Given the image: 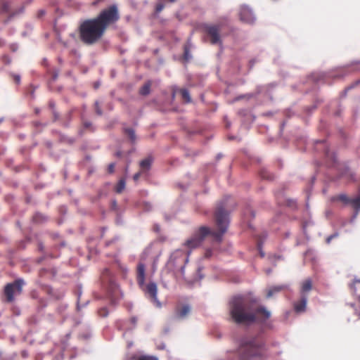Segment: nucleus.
<instances>
[{
    "label": "nucleus",
    "instance_id": "nucleus-1",
    "mask_svg": "<svg viewBox=\"0 0 360 360\" xmlns=\"http://www.w3.org/2000/svg\"><path fill=\"white\" fill-rule=\"evenodd\" d=\"M229 314L233 323L238 326L248 328L259 323L266 328H272L268 322L271 312L264 306L258 304V300L248 295H236L229 302Z\"/></svg>",
    "mask_w": 360,
    "mask_h": 360
},
{
    "label": "nucleus",
    "instance_id": "nucleus-2",
    "mask_svg": "<svg viewBox=\"0 0 360 360\" xmlns=\"http://www.w3.org/2000/svg\"><path fill=\"white\" fill-rule=\"evenodd\" d=\"M226 199L220 201L214 212V221L217 231H212L207 226H201L194 231L192 236L185 242V245L191 249L198 247L208 235H212L216 241L220 243L223 235L226 232L230 223V212L226 210Z\"/></svg>",
    "mask_w": 360,
    "mask_h": 360
},
{
    "label": "nucleus",
    "instance_id": "nucleus-3",
    "mask_svg": "<svg viewBox=\"0 0 360 360\" xmlns=\"http://www.w3.org/2000/svg\"><path fill=\"white\" fill-rule=\"evenodd\" d=\"M266 350L265 342L259 334L244 335L228 360H264Z\"/></svg>",
    "mask_w": 360,
    "mask_h": 360
},
{
    "label": "nucleus",
    "instance_id": "nucleus-4",
    "mask_svg": "<svg viewBox=\"0 0 360 360\" xmlns=\"http://www.w3.org/2000/svg\"><path fill=\"white\" fill-rule=\"evenodd\" d=\"M79 30L80 39L88 45L95 44L103 37L105 31L94 18L84 20Z\"/></svg>",
    "mask_w": 360,
    "mask_h": 360
},
{
    "label": "nucleus",
    "instance_id": "nucleus-5",
    "mask_svg": "<svg viewBox=\"0 0 360 360\" xmlns=\"http://www.w3.org/2000/svg\"><path fill=\"white\" fill-rule=\"evenodd\" d=\"M94 19L105 30L108 26L115 23L120 19L117 5L114 4L103 9Z\"/></svg>",
    "mask_w": 360,
    "mask_h": 360
},
{
    "label": "nucleus",
    "instance_id": "nucleus-6",
    "mask_svg": "<svg viewBox=\"0 0 360 360\" xmlns=\"http://www.w3.org/2000/svg\"><path fill=\"white\" fill-rule=\"evenodd\" d=\"M137 283L139 287L146 293L148 294L154 302H157L158 307H160V302L158 300V286L153 281L149 282L145 285V265L142 263L138 265Z\"/></svg>",
    "mask_w": 360,
    "mask_h": 360
},
{
    "label": "nucleus",
    "instance_id": "nucleus-7",
    "mask_svg": "<svg viewBox=\"0 0 360 360\" xmlns=\"http://www.w3.org/2000/svg\"><path fill=\"white\" fill-rule=\"evenodd\" d=\"M188 262V255L179 250L172 252L167 261L165 269L168 272H174L176 269L182 264Z\"/></svg>",
    "mask_w": 360,
    "mask_h": 360
},
{
    "label": "nucleus",
    "instance_id": "nucleus-8",
    "mask_svg": "<svg viewBox=\"0 0 360 360\" xmlns=\"http://www.w3.org/2000/svg\"><path fill=\"white\" fill-rule=\"evenodd\" d=\"M276 86V82H271L266 85H257L254 92L245 94V99L256 98L259 94H264L270 101H273L272 90Z\"/></svg>",
    "mask_w": 360,
    "mask_h": 360
},
{
    "label": "nucleus",
    "instance_id": "nucleus-9",
    "mask_svg": "<svg viewBox=\"0 0 360 360\" xmlns=\"http://www.w3.org/2000/svg\"><path fill=\"white\" fill-rule=\"evenodd\" d=\"M360 64V60H354L347 63L342 67L336 68L333 72L330 73L329 77L341 79L349 75L352 72L356 71L357 69L353 68L355 65Z\"/></svg>",
    "mask_w": 360,
    "mask_h": 360
},
{
    "label": "nucleus",
    "instance_id": "nucleus-10",
    "mask_svg": "<svg viewBox=\"0 0 360 360\" xmlns=\"http://www.w3.org/2000/svg\"><path fill=\"white\" fill-rule=\"evenodd\" d=\"M239 16L240 20L244 23L253 25L256 21V16L252 9L247 5L241 6Z\"/></svg>",
    "mask_w": 360,
    "mask_h": 360
},
{
    "label": "nucleus",
    "instance_id": "nucleus-11",
    "mask_svg": "<svg viewBox=\"0 0 360 360\" xmlns=\"http://www.w3.org/2000/svg\"><path fill=\"white\" fill-rule=\"evenodd\" d=\"M108 294L110 297V302L112 305H115L117 302L116 296L117 293H120L121 297L123 296L122 292L120 290L119 285L112 280L110 278H109V283L108 287Z\"/></svg>",
    "mask_w": 360,
    "mask_h": 360
},
{
    "label": "nucleus",
    "instance_id": "nucleus-12",
    "mask_svg": "<svg viewBox=\"0 0 360 360\" xmlns=\"http://www.w3.org/2000/svg\"><path fill=\"white\" fill-rule=\"evenodd\" d=\"M285 187L276 191L275 196L278 203L281 202L282 199H285V205L292 210L297 208V200L295 198H285Z\"/></svg>",
    "mask_w": 360,
    "mask_h": 360
},
{
    "label": "nucleus",
    "instance_id": "nucleus-13",
    "mask_svg": "<svg viewBox=\"0 0 360 360\" xmlns=\"http://www.w3.org/2000/svg\"><path fill=\"white\" fill-rule=\"evenodd\" d=\"M206 31L211 37V43L212 44H221L220 35L218 27L215 25L207 26Z\"/></svg>",
    "mask_w": 360,
    "mask_h": 360
},
{
    "label": "nucleus",
    "instance_id": "nucleus-14",
    "mask_svg": "<svg viewBox=\"0 0 360 360\" xmlns=\"http://www.w3.org/2000/svg\"><path fill=\"white\" fill-rule=\"evenodd\" d=\"M191 307L188 304H184L181 308H176L175 311V318L179 320L184 319L186 316L191 313Z\"/></svg>",
    "mask_w": 360,
    "mask_h": 360
},
{
    "label": "nucleus",
    "instance_id": "nucleus-15",
    "mask_svg": "<svg viewBox=\"0 0 360 360\" xmlns=\"http://www.w3.org/2000/svg\"><path fill=\"white\" fill-rule=\"evenodd\" d=\"M316 143H322L325 144V141L319 140L316 141ZM325 149H324V155L326 158V160L328 161V164L332 166L337 163L338 160L336 157V154L333 152H331L326 146L324 145Z\"/></svg>",
    "mask_w": 360,
    "mask_h": 360
},
{
    "label": "nucleus",
    "instance_id": "nucleus-16",
    "mask_svg": "<svg viewBox=\"0 0 360 360\" xmlns=\"http://www.w3.org/2000/svg\"><path fill=\"white\" fill-rule=\"evenodd\" d=\"M308 300V295H301V300L300 302L294 303V310L296 313L300 314L306 310V307Z\"/></svg>",
    "mask_w": 360,
    "mask_h": 360
},
{
    "label": "nucleus",
    "instance_id": "nucleus-17",
    "mask_svg": "<svg viewBox=\"0 0 360 360\" xmlns=\"http://www.w3.org/2000/svg\"><path fill=\"white\" fill-rule=\"evenodd\" d=\"M319 102L320 101L317 100L316 103L312 104L311 105L305 107L304 108V115H299V117H301L306 124H308L309 117L311 115L313 112L317 108V103Z\"/></svg>",
    "mask_w": 360,
    "mask_h": 360
},
{
    "label": "nucleus",
    "instance_id": "nucleus-18",
    "mask_svg": "<svg viewBox=\"0 0 360 360\" xmlns=\"http://www.w3.org/2000/svg\"><path fill=\"white\" fill-rule=\"evenodd\" d=\"M49 219V216L40 212H36L32 218V222L35 224H44L46 223Z\"/></svg>",
    "mask_w": 360,
    "mask_h": 360
},
{
    "label": "nucleus",
    "instance_id": "nucleus-19",
    "mask_svg": "<svg viewBox=\"0 0 360 360\" xmlns=\"http://www.w3.org/2000/svg\"><path fill=\"white\" fill-rule=\"evenodd\" d=\"M267 238V233L264 232L262 235L259 236L257 240V248L262 257L265 256V253L262 250L264 243Z\"/></svg>",
    "mask_w": 360,
    "mask_h": 360
},
{
    "label": "nucleus",
    "instance_id": "nucleus-20",
    "mask_svg": "<svg viewBox=\"0 0 360 360\" xmlns=\"http://www.w3.org/2000/svg\"><path fill=\"white\" fill-rule=\"evenodd\" d=\"M53 134H58L59 136V141L60 143H67L69 145H72L75 143V139L73 137H69L67 135L61 133L58 130H53Z\"/></svg>",
    "mask_w": 360,
    "mask_h": 360
},
{
    "label": "nucleus",
    "instance_id": "nucleus-21",
    "mask_svg": "<svg viewBox=\"0 0 360 360\" xmlns=\"http://www.w3.org/2000/svg\"><path fill=\"white\" fill-rule=\"evenodd\" d=\"M123 132L128 136L130 143L133 146L135 145L136 143V135L135 130L131 127H124Z\"/></svg>",
    "mask_w": 360,
    "mask_h": 360
},
{
    "label": "nucleus",
    "instance_id": "nucleus-22",
    "mask_svg": "<svg viewBox=\"0 0 360 360\" xmlns=\"http://www.w3.org/2000/svg\"><path fill=\"white\" fill-rule=\"evenodd\" d=\"M14 292L15 290L13 288V285L8 283L4 287V294L6 297L7 302H11L14 300Z\"/></svg>",
    "mask_w": 360,
    "mask_h": 360
},
{
    "label": "nucleus",
    "instance_id": "nucleus-23",
    "mask_svg": "<svg viewBox=\"0 0 360 360\" xmlns=\"http://www.w3.org/2000/svg\"><path fill=\"white\" fill-rule=\"evenodd\" d=\"M191 43L190 39H188L186 43L184 45V60L186 62L191 60L193 58V56L191 53Z\"/></svg>",
    "mask_w": 360,
    "mask_h": 360
},
{
    "label": "nucleus",
    "instance_id": "nucleus-24",
    "mask_svg": "<svg viewBox=\"0 0 360 360\" xmlns=\"http://www.w3.org/2000/svg\"><path fill=\"white\" fill-rule=\"evenodd\" d=\"M32 242V238L30 236H25L24 239H22L17 242L16 248L18 251L24 250L27 245Z\"/></svg>",
    "mask_w": 360,
    "mask_h": 360
},
{
    "label": "nucleus",
    "instance_id": "nucleus-25",
    "mask_svg": "<svg viewBox=\"0 0 360 360\" xmlns=\"http://www.w3.org/2000/svg\"><path fill=\"white\" fill-rule=\"evenodd\" d=\"M285 288H287L286 285H274V286L269 288V289L267 291L266 295V298L269 299V298L271 297L274 294L281 292Z\"/></svg>",
    "mask_w": 360,
    "mask_h": 360
},
{
    "label": "nucleus",
    "instance_id": "nucleus-26",
    "mask_svg": "<svg viewBox=\"0 0 360 360\" xmlns=\"http://www.w3.org/2000/svg\"><path fill=\"white\" fill-rule=\"evenodd\" d=\"M312 289V281L311 278H307L305 280L301 287L300 290V295H307V292H309Z\"/></svg>",
    "mask_w": 360,
    "mask_h": 360
},
{
    "label": "nucleus",
    "instance_id": "nucleus-27",
    "mask_svg": "<svg viewBox=\"0 0 360 360\" xmlns=\"http://www.w3.org/2000/svg\"><path fill=\"white\" fill-rule=\"evenodd\" d=\"M13 285V288L15 291L20 294L22 292V286L25 284V281L22 278H17L13 283H10Z\"/></svg>",
    "mask_w": 360,
    "mask_h": 360
},
{
    "label": "nucleus",
    "instance_id": "nucleus-28",
    "mask_svg": "<svg viewBox=\"0 0 360 360\" xmlns=\"http://www.w3.org/2000/svg\"><path fill=\"white\" fill-rule=\"evenodd\" d=\"M153 161V157L151 155H149L140 162V163H139L140 167L143 169L149 170L151 167Z\"/></svg>",
    "mask_w": 360,
    "mask_h": 360
},
{
    "label": "nucleus",
    "instance_id": "nucleus-29",
    "mask_svg": "<svg viewBox=\"0 0 360 360\" xmlns=\"http://www.w3.org/2000/svg\"><path fill=\"white\" fill-rule=\"evenodd\" d=\"M259 174L262 179L269 181H273L275 178L274 174L269 172L266 168H262L260 169Z\"/></svg>",
    "mask_w": 360,
    "mask_h": 360
},
{
    "label": "nucleus",
    "instance_id": "nucleus-30",
    "mask_svg": "<svg viewBox=\"0 0 360 360\" xmlns=\"http://www.w3.org/2000/svg\"><path fill=\"white\" fill-rule=\"evenodd\" d=\"M72 111L73 110L68 111L64 115L63 120L61 121V124L65 128H69L70 127V122H71L72 119Z\"/></svg>",
    "mask_w": 360,
    "mask_h": 360
},
{
    "label": "nucleus",
    "instance_id": "nucleus-31",
    "mask_svg": "<svg viewBox=\"0 0 360 360\" xmlns=\"http://www.w3.org/2000/svg\"><path fill=\"white\" fill-rule=\"evenodd\" d=\"M331 200L332 201H337V200H339V201H341L345 205H348V204H350L351 202V199L349 198L347 195L344 194V193H341L338 195H336V196H333L332 198H331Z\"/></svg>",
    "mask_w": 360,
    "mask_h": 360
},
{
    "label": "nucleus",
    "instance_id": "nucleus-32",
    "mask_svg": "<svg viewBox=\"0 0 360 360\" xmlns=\"http://www.w3.org/2000/svg\"><path fill=\"white\" fill-rule=\"evenodd\" d=\"M151 82H146L140 89L139 94L141 96H148L150 92Z\"/></svg>",
    "mask_w": 360,
    "mask_h": 360
},
{
    "label": "nucleus",
    "instance_id": "nucleus-33",
    "mask_svg": "<svg viewBox=\"0 0 360 360\" xmlns=\"http://www.w3.org/2000/svg\"><path fill=\"white\" fill-rule=\"evenodd\" d=\"M238 115L241 116L243 118L250 116L251 117V121L250 122H254L256 117L255 115H253L248 109H241L238 111Z\"/></svg>",
    "mask_w": 360,
    "mask_h": 360
},
{
    "label": "nucleus",
    "instance_id": "nucleus-34",
    "mask_svg": "<svg viewBox=\"0 0 360 360\" xmlns=\"http://www.w3.org/2000/svg\"><path fill=\"white\" fill-rule=\"evenodd\" d=\"M24 11H25V6H20L18 9H17L16 11L12 12L9 15L8 17L7 18L6 20H5L4 21V23L5 24H7L8 22H10L12 18H13L14 17L17 16L19 14H21V13H24Z\"/></svg>",
    "mask_w": 360,
    "mask_h": 360
},
{
    "label": "nucleus",
    "instance_id": "nucleus-35",
    "mask_svg": "<svg viewBox=\"0 0 360 360\" xmlns=\"http://www.w3.org/2000/svg\"><path fill=\"white\" fill-rule=\"evenodd\" d=\"M325 77V73H313L309 76V79H312L316 83L324 79Z\"/></svg>",
    "mask_w": 360,
    "mask_h": 360
},
{
    "label": "nucleus",
    "instance_id": "nucleus-36",
    "mask_svg": "<svg viewBox=\"0 0 360 360\" xmlns=\"http://www.w3.org/2000/svg\"><path fill=\"white\" fill-rule=\"evenodd\" d=\"M180 92H181V95L182 98L185 101V102L186 103H191L192 101L191 96H190V93H189L188 89H181Z\"/></svg>",
    "mask_w": 360,
    "mask_h": 360
},
{
    "label": "nucleus",
    "instance_id": "nucleus-37",
    "mask_svg": "<svg viewBox=\"0 0 360 360\" xmlns=\"http://www.w3.org/2000/svg\"><path fill=\"white\" fill-rule=\"evenodd\" d=\"M25 30L21 33V36L22 37H26L29 36L30 34V33L32 32V31L33 30V25L32 23L27 22L25 24Z\"/></svg>",
    "mask_w": 360,
    "mask_h": 360
},
{
    "label": "nucleus",
    "instance_id": "nucleus-38",
    "mask_svg": "<svg viewBox=\"0 0 360 360\" xmlns=\"http://www.w3.org/2000/svg\"><path fill=\"white\" fill-rule=\"evenodd\" d=\"M126 186V181L124 179H120L116 186L115 191L117 193H120L124 189Z\"/></svg>",
    "mask_w": 360,
    "mask_h": 360
},
{
    "label": "nucleus",
    "instance_id": "nucleus-39",
    "mask_svg": "<svg viewBox=\"0 0 360 360\" xmlns=\"http://www.w3.org/2000/svg\"><path fill=\"white\" fill-rule=\"evenodd\" d=\"M115 224L117 226H123L124 224L123 216L120 212L116 213Z\"/></svg>",
    "mask_w": 360,
    "mask_h": 360
},
{
    "label": "nucleus",
    "instance_id": "nucleus-40",
    "mask_svg": "<svg viewBox=\"0 0 360 360\" xmlns=\"http://www.w3.org/2000/svg\"><path fill=\"white\" fill-rule=\"evenodd\" d=\"M313 224H314L313 221H310V220H309V221H304V222L303 223V224H302V231H303V233H304V235L305 238H306L307 240H309V236L308 233H307V227L308 226H311V225H313Z\"/></svg>",
    "mask_w": 360,
    "mask_h": 360
},
{
    "label": "nucleus",
    "instance_id": "nucleus-41",
    "mask_svg": "<svg viewBox=\"0 0 360 360\" xmlns=\"http://www.w3.org/2000/svg\"><path fill=\"white\" fill-rule=\"evenodd\" d=\"M351 204H352L355 210H360V195L356 198L351 199Z\"/></svg>",
    "mask_w": 360,
    "mask_h": 360
},
{
    "label": "nucleus",
    "instance_id": "nucleus-42",
    "mask_svg": "<svg viewBox=\"0 0 360 360\" xmlns=\"http://www.w3.org/2000/svg\"><path fill=\"white\" fill-rule=\"evenodd\" d=\"M98 313L99 316L103 318L107 317L109 314L108 309L106 307H103L100 308L98 311Z\"/></svg>",
    "mask_w": 360,
    "mask_h": 360
},
{
    "label": "nucleus",
    "instance_id": "nucleus-43",
    "mask_svg": "<svg viewBox=\"0 0 360 360\" xmlns=\"http://www.w3.org/2000/svg\"><path fill=\"white\" fill-rule=\"evenodd\" d=\"M295 115V112L294 110H292V108H287L284 111V115L287 119L291 118Z\"/></svg>",
    "mask_w": 360,
    "mask_h": 360
},
{
    "label": "nucleus",
    "instance_id": "nucleus-44",
    "mask_svg": "<svg viewBox=\"0 0 360 360\" xmlns=\"http://www.w3.org/2000/svg\"><path fill=\"white\" fill-rule=\"evenodd\" d=\"M110 210L112 211L115 212L116 213L117 212H120L119 207H118V205H117V200L115 199H113V200H111Z\"/></svg>",
    "mask_w": 360,
    "mask_h": 360
},
{
    "label": "nucleus",
    "instance_id": "nucleus-45",
    "mask_svg": "<svg viewBox=\"0 0 360 360\" xmlns=\"http://www.w3.org/2000/svg\"><path fill=\"white\" fill-rule=\"evenodd\" d=\"M143 209L145 212H150L153 209V205L150 202L145 201L143 202Z\"/></svg>",
    "mask_w": 360,
    "mask_h": 360
},
{
    "label": "nucleus",
    "instance_id": "nucleus-46",
    "mask_svg": "<svg viewBox=\"0 0 360 360\" xmlns=\"http://www.w3.org/2000/svg\"><path fill=\"white\" fill-rule=\"evenodd\" d=\"M1 61L6 65H8L11 63V58L9 57L8 55L5 54L3 55L1 58Z\"/></svg>",
    "mask_w": 360,
    "mask_h": 360
},
{
    "label": "nucleus",
    "instance_id": "nucleus-47",
    "mask_svg": "<svg viewBox=\"0 0 360 360\" xmlns=\"http://www.w3.org/2000/svg\"><path fill=\"white\" fill-rule=\"evenodd\" d=\"M137 360H158V357L154 356L142 355L137 357Z\"/></svg>",
    "mask_w": 360,
    "mask_h": 360
},
{
    "label": "nucleus",
    "instance_id": "nucleus-48",
    "mask_svg": "<svg viewBox=\"0 0 360 360\" xmlns=\"http://www.w3.org/2000/svg\"><path fill=\"white\" fill-rule=\"evenodd\" d=\"M11 9V4L9 2H4L1 6V11L4 13H8Z\"/></svg>",
    "mask_w": 360,
    "mask_h": 360
},
{
    "label": "nucleus",
    "instance_id": "nucleus-49",
    "mask_svg": "<svg viewBox=\"0 0 360 360\" xmlns=\"http://www.w3.org/2000/svg\"><path fill=\"white\" fill-rule=\"evenodd\" d=\"M46 257L53 258V255L51 254L47 255L43 254L41 257H39L37 259L36 263L39 264H41Z\"/></svg>",
    "mask_w": 360,
    "mask_h": 360
},
{
    "label": "nucleus",
    "instance_id": "nucleus-50",
    "mask_svg": "<svg viewBox=\"0 0 360 360\" xmlns=\"http://www.w3.org/2000/svg\"><path fill=\"white\" fill-rule=\"evenodd\" d=\"M339 236V233L338 232H335L334 233L330 235L329 236L327 237L326 240V242L327 244H329L331 240L335 238H338Z\"/></svg>",
    "mask_w": 360,
    "mask_h": 360
},
{
    "label": "nucleus",
    "instance_id": "nucleus-51",
    "mask_svg": "<svg viewBox=\"0 0 360 360\" xmlns=\"http://www.w3.org/2000/svg\"><path fill=\"white\" fill-rule=\"evenodd\" d=\"M137 321H138V318L136 316H132L131 319H130V323L133 325V328H127V331L129 330H132L134 328H135L136 327V325L137 323Z\"/></svg>",
    "mask_w": 360,
    "mask_h": 360
},
{
    "label": "nucleus",
    "instance_id": "nucleus-52",
    "mask_svg": "<svg viewBox=\"0 0 360 360\" xmlns=\"http://www.w3.org/2000/svg\"><path fill=\"white\" fill-rule=\"evenodd\" d=\"M359 84H360V79L356 80L355 82H354L351 84L348 85L347 86V90L351 91L352 89H354L355 87H356Z\"/></svg>",
    "mask_w": 360,
    "mask_h": 360
},
{
    "label": "nucleus",
    "instance_id": "nucleus-53",
    "mask_svg": "<svg viewBox=\"0 0 360 360\" xmlns=\"http://www.w3.org/2000/svg\"><path fill=\"white\" fill-rule=\"evenodd\" d=\"M11 76L13 77L15 82L18 84L20 83L21 81V77L18 74H14V73H10Z\"/></svg>",
    "mask_w": 360,
    "mask_h": 360
},
{
    "label": "nucleus",
    "instance_id": "nucleus-54",
    "mask_svg": "<svg viewBox=\"0 0 360 360\" xmlns=\"http://www.w3.org/2000/svg\"><path fill=\"white\" fill-rule=\"evenodd\" d=\"M251 121V117L248 116L242 120V125H248V127H249V125H250L252 122H250Z\"/></svg>",
    "mask_w": 360,
    "mask_h": 360
},
{
    "label": "nucleus",
    "instance_id": "nucleus-55",
    "mask_svg": "<svg viewBox=\"0 0 360 360\" xmlns=\"http://www.w3.org/2000/svg\"><path fill=\"white\" fill-rule=\"evenodd\" d=\"M89 303V300L85 301L83 304H80L79 301H77V309L78 311H79L81 309L86 307Z\"/></svg>",
    "mask_w": 360,
    "mask_h": 360
},
{
    "label": "nucleus",
    "instance_id": "nucleus-56",
    "mask_svg": "<svg viewBox=\"0 0 360 360\" xmlns=\"http://www.w3.org/2000/svg\"><path fill=\"white\" fill-rule=\"evenodd\" d=\"M37 247H38V250L39 252H42L43 254H46L45 250H44L45 248H44V243L41 240L38 241Z\"/></svg>",
    "mask_w": 360,
    "mask_h": 360
},
{
    "label": "nucleus",
    "instance_id": "nucleus-57",
    "mask_svg": "<svg viewBox=\"0 0 360 360\" xmlns=\"http://www.w3.org/2000/svg\"><path fill=\"white\" fill-rule=\"evenodd\" d=\"M203 268L204 267L202 266H198L197 269V273L200 280L202 279L205 277L204 274L201 273Z\"/></svg>",
    "mask_w": 360,
    "mask_h": 360
},
{
    "label": "nucleus",
    "instance_id": "nucleus-58",
    "mask_svg": "<svg viewBox=\"0 0 360 360\" xmlns=\"http://www.w3.org/2000/svg\"><path fill=\"white\" fill-rule=\"evenodd\" d=\"M164 8H165V5L163 4V3L160 2V3L157 4V5H156L155 12L160 13V11H162L163 10Z\"/></svg>",
    "mask_w": 360,
    "mask_h": 360
},
{
    "label": "nucleus",
    "instance_id": "nucleus-59",
    "mask_svg": "<svg viewBox=\"0 0 360 360\" xmlns=\"http://www.w3.org/2000/svg\"><path fill=\"white\" fill-rule=\"evenodd\" d=\"M59 72H60V70L59 69H55L53 72V75H52V78H51V80L53 82L56 81L58 77V75H59Z\"/></svg>",
    "mask_w": 360,
    "mask_h": 360
},
{
    "label": "nucleus",
    "instance_id": "nucleus-60",
    "mask_svg": "<svg viewBox=\"0 0 360 360\" xmlns=\"http://www.w3.org/2000/svg\"><path fill=\"white\" fill-rule=\"evenodd\" d=\"M66 242L64 240H61L58 245H56L53 246V248L58 250L61 248H65L66 246Z\"/></svg>",
    "mask_w": 360,
    "mask_h": 360
},
{
    "label": "nucleus",
    "instance_id": "nucleus-61",
    "mask_svg": "<svg viewBox=\"0 0 360 360\" xmlns=\"http://www.w3.org/2000/svg\"><path fill=\"white\" fill-rule=\"evenodd\" d=\"M186 263H182L178 268L179 269V271L181 273V275L184 277L185 276V268H186Z\"/></svg>",
    "mask_w": 360,
    "mask_h": 360
},
{
    "label": "nucleus",
    "instance_id": "nucleus-62",
    "mask_svg": "<svg viewBox=\"0 0 360 360\" xmlns=\"http://www.w3.org/2000/svg\"><path fill=\"white\" fill-rule=\"evenodd\" d=\"M98 101H96L94 105H95V108H96V112L97 115H103V111L100 108L99 105H98Z\"/></svg>",
    "mask_w": 360,
    "mask_h": 360
},
{
    "label": "nucleus",
    "instance_id": "nucleus-63",
    "mask_svg": "<svg viewBox=\"0 0 360 360\" xmlns=\"http://www.w3.org/2000/svg\"><path fill=\"white\" fill-rule=\"evenodd\" d=\"M68 212V209H67V207L65 206V205H61L60 207H59V212L60 213V214L62 215H65L66 213Z\"/></svg>",
    "mask_w": 360,
    "mask_h": 360
},
{
    "label": "nucleus",
    "instance_id": "nucleus-64",
    "mask_svg": "<svg viewBox=\"0 0 360 360\" xmlns=\"http://www.w3.org/2000/svg\"><path fill=\"white\" fill-rule=\"evenodd\" d=\"M17 356V353L14 352L11 355L5 356L2 359V360H15V358Z\"/></svg>",
    "mask_w": 360,
    "mask_h": 360
}]
</instances>
